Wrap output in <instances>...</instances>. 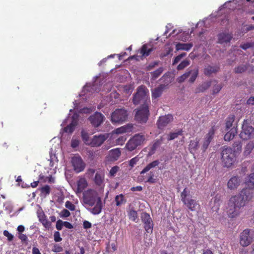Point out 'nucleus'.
Segmentation results:
<instances>
[{"mask_svg": "<svg viewBox=\"0 0 254 254\" xmlns=\"http://www.w3.org/2000/svg\"><path fill=\"white\" fill-rule=\"evenodd\" d=\"M191 71H189V70L184 74L179 77L177 81L179 83L183 82L187 78H188L190 75Z\"/></svg>", "mask_w": 254, "mask_h": 254, "instance_id": "nucleus-43", "label": "nucleus"}, {"mask_svg": "<svg viewBox=\"0 0 254 254\" xmlns=\"http://www.w3.org/2000/svg\"><path fill=\"white\" fill-rule=\"evenodd\" d=\"M54 239L56 242H60L62 240L59 231H55L54 234Z\"/></svg>", "mask_w": 254, "mask_h": 254, "instance_id": "nucleus-50", "label": "nucleus"}, {"mask_svg": "<svg viewBox=\"0 0 254 254\" xmlns=\"http://www.w3.org/2000/svg\"><path fill=\"white\" fill-rule=\"evenodd\" d=\"M186 55V53H182V54H181L177 56L174 59L173 62V64H177L181 60V59L182 58H183L184 57H185Z\"/></svg>", "mask_w": 254, "mask_h": 254, "instance_id": "nucleus-53", "label": "nucleus"}, {"mask_svg": "<svg viewBox=\"0 0 254 254\" xmlns=\"http://www.w3.org/2000/svg\"><path fill=\"white\" fill-rule=\"evenodd\" d=\"M132 102L135 105L143 103V104H146L149 105L150 102L149 91L145 86L141 85L137 88V91L133 95Z\"/></svg>", "mask_w": 254, "mask_h": 254, "instance_id": "nucleus-3", "label": "nucleus"}, {"mask_svg": "<svg viewBox=\"0 0 254 254\" xmlns=\"http://www.w3.org/2000/svg\"><path fill=\"white\" fill-rule=\"evenodd\" d=\"M164 139L163 136H161L159 139L155 140L151 147L152 151H155L162 143Z\"/></svg>", "mask_w": 254, "mask_h": 254, "instance_id": "nucleus-42", "label": "nucleus"}, {"mask_svg": "<svg viewBox=\"0 0 254 254\" xmlns=\"http://www.w3.org/2000/svg\"><path fill=\"white\" fill-rule=\"evenodd\" d=\"M145 139V136L143 134H135L127 141L126 147L128 151H132L137 148L138 146L141 145Z\"/></svg>", "mask_w": 254, "mask_h": 254, "instance_id": "nucleus-8", "label": "nucleus"}, {"mask_svg": "<svg viewBox=\"0 0 254 254\" xmlns=\"http://www.w3.org/2000/svg\"><path fill=\"white\" fill-rule=\"evenodd\" d=\"M75 115H74L72 117V120L71 123L64 128V132L71 133L74 130L75 127L77 125V116H76V119H75Z\"/></svg>", "mask_w": 254, "mask_h": 254, "instance_id": "nucleus-19", "label": "nucleus"}, {"mask_svg": "<svg viewBox=\"0 0 254 254\" xmlns=\"http://www.w3.org/2000/svg\"><path fill=\"white\" fill-rule=\"evenodd\" d=\"M126 140L125 136H121L116 140V144L118 145H122L124 143Z\"/></svg>", "mask_w": 254, "mask_h": 254, "instance_id": "nucleus-61", "label": "nucleus"}, {"mask_svg": "<svg viewBox=\"0 0 254 254\" xmlns=\"http://www.w3.org/2000/svg\"><path fill=\"white\" fill-rule=\"evenodd\" d=\"M160 164V161L158 160H154L148 164L140 172V175L145 174L148 172L152 168H155Z\"/></svg>", "mask_w": 254, "mask_h": 254, "instance_id": "nucleus-25", "label": "nucleus"}, {"mask_svg": "<svg viewBox=\"0 0 254 254\" xmlns=\"http://www.w3.org/2000/svg\"><path fill=\"white\" fill-rule=\"evenodd\" d=\"M237 133L236 127H232L230 130L227 132L224 135V139L225 141H229L234 138Z\"/></svg>", "mask_w": 254, "mask_h": 254, "instance_id": "nucleus-23", "label": "nucleus"}, {"mask_svg": "<svg viewBox=\"0 0 254 254\" xmlns=\"http://www.w3.org/2000/svg\"><path fill=\"white\" fill-rule=\"evenodd\" d=\"M149 115V105L146 104H142L136 109L134 119L140 124H145L148 120Z\"/></svg>", "mask_w": 254, "mask_h": 254, "instance_id": "nucleus-6", "label": "nucleus"}, {"mask_svg": "<svg viewBox=\"0 0 254 254\" xmlns=\"http://www.w3.org/2000/svg\"><path fill=\"white\" fill-rule=\"evenodd\" d=\"M190 193V190L185 188L181 193V200L189 210L196 211L199 207V204L196 200L191 198Z\"/></svg>", "mask_w": 254, "mask_h": 254, "instance_id": "nucleus-4", "label": "nucleus"}, {"mask_svg": "<svg viewBox=\"0 0 254 254\" xmlns=\"http://www.w3.org/2000/svg\"><path fill=\"white\" fill-rule=\"evenodd\" d=\"M39 221L43 224L44 227L49 229L51 226V222L47 218L46 216L43 213L39 216Z\"/></svg>", "mask_w": 254, "mask_h": 254, "instance_id": "nucleus-28", "label": "nucleus"}, {"mask_svg": "<svg viewBox=\"0 0 254 254\" xmlns=\"http://www.w3.org/2000/svg\"><path fill=\"white\" fill-rule=\"evenodd\" d=\"M79 144V141L77 139H72L71 141V146L72 148L77 147Z\"/></svg>", "mask_w": 254, "mask_h": 254, "instance_id": "nucleus-62", "label": "nucleus"}, {"mask_svg": "<svg viewBox=\"0 0 254 254\" xmlns=\"http://www.w3.org/2000/svg\"><path fill=\"white\" fill-rule=\"evenodd\" d=\"M219 70V66L218 65L211 66L208 65L204 69V74L207 76H210L212 73H216Z\"/></svg>", "mask_w": 254, "mask_h": 254, "instance_id": "nucleus-20", "label": "nucleus"}, {"mask_svg": "<svg viewBox=\"0 0 254 254\" xmlns=\"http://www.w3.org/2000/svg\"><path fill=\"white\" fill-rule=\"evenodd\" d=\"M242 142L241 141H237L234 142L232 145V148H231L233 149V151H234V152L237 155H238V154L240 153L242 150Z\"/></svg>", "mask_w": 254, "mask_h": 254, "instance_id": "nucleus-33", "label": "nucleus"}, {"mask_svg": "<svg viewBox=\"0 0 254 254\" xmlns=\"http://www.w3.org/2000/svg\"><path fill=\"white\" fill-rule=\"evenodd\" d=\"M71 163L74 170L76 173L83 171L85 167V164L79 156H75L71 158Z\"/></svg>", "mask_w": 254, "mask_h": 254, "instance_id": "nucleus-13", "label": "nucleus"}, {"mask_svg": "<svg viewBox=\"0 0 254 254\" xmlns=\"http://www.w3.org/2000/svg\"><path fill=\"white\" fill-rule=\"evenodd\" d=\"M254 148V142L253 141H249L244 151V154L246 156L249 155Z\"/></svg>", "mask_w": 254, "mask_h": 254, "instance_id": "nucleus-34", "label": "nucleus"}, {"mask_svg": "<svg viewBox=\"0 0 254 254\" xmlns=\"http://www.w3.org/2000/svg\"><path fill=\"white\" fill-rule=\"evenodd\" d=\"M109 135L107 133L95 135L91 139L89 145L93 147H100L107 139Z\"/></svg>", "mask_w": 254, "mask_h": 254, "instance_id": "nucleus-12", "label": "nucleus"}, {"mask_svg": "<svg viewBox=\"0 0 254 254\" xmlns=\"http://www.w3.org/2000/svg\"><path fill=\"white\" fill-rule=\"evenodd\" d=\"M105 119V116L102 113L96 112L90 116L88 120L93 127H97L101 126L104 121Z\"/></svg>", "mask_w": 254, "mask_h": 254, "instance_id": "nucleus-11", "label": "nucleus"}, {"mask_svg": "<svg viewBox=\"0 0 254 254\" xmlns=\"http://www.w3.org/2000/svg\"><path fill=\"white\" fill-rule=\"evenodd\" d=\"M144 228L147 233H152L153 232V222L148 224L144 225Z\"/></svg>", "mask_w": 254, "mask_h": 254, "instance_id": "nucleus-47", "label": "nucleus"}, {"mask_svg": "<svg viewBox=\"0 0 254 254\" xmlns=\"http://www.w3.org/2000/svg\"><path fill=\"white\" fill-rule=\"evenodd\" d=\"M153 51V48H148V45L147 44L143 45L140 51V53L142 55L143 57H147L148 56L151 52Z\"/></svg>", "mask_w": 254, "mask_h": 254, "instance_id": "nucleus-30", "label": "nucleus"}, {"mask_svg": "<svg viewBox=\"0 0 254 254\" xmlns=\"http://www.w3.org/2000/svg\"><path fill=\"white\" fill-rule=\"evenodd\" d=\"M70 215V213L69 211L66 209H64L61 212V213H60V216H61V217H62V218L67 217L69 216Z\"/></svg>", "mask_w": 254, "mask_h": 254, "instance_id": "nucleus-54", "label": "nucleus"}, {"mask_svg": "<svg viewBox=\"0 0 254 254\" xmlns=\"http://www.w3.org/2000/svg\"><path fill=\"white\" fill-rule=\"evenodd\" d=\"M254 47V43H247L243 44L241 45L240 47L244 49L247 50L250 48Z\"/></svg>", "mask_w": 254, "mask_h": 254, "instance_id": "nucleus-51", "label": "nucleus"}, {"mask_svg": "<svg viewBox=\"0 0 254 254\" xmlns=\"http://www.w3.org/2000/svg\"><path fill=\"white\" fill-rule=\"evenodd\" d=\"M245 184L249 187V189H254V173L250 174L246 178Z\"/></svg>", "mask_w": 254, "mask_h": 254, "instance_id": "nucleus-26", "label": "nucleus"}, {"mask_svg": "<svg viewBox=\"0 0 254 254\" xmlns=\"http://www.w3.org/2000/svg\"><path fill=\"white\" fill-rule=\"evenodd\" d=\"M128 127H122L116 129V131L118 133H125L128 131Z\"/></svg>", "mask_w": 254, "mask_h": 254, "instance_id": "nucleus-59", "label": "nucleus"}, {"mask_svg": "<svg viewBox=\"0 0 254 254\" xmlns=\"http://www.w3.org/2000/svg\"><path fill=\"white\" fill-rule=\"evenodd\" d=\"M233 38L232 34L221 33L218 35V42L220 44L229 43Z\"/></svg>", "mask_w": 254, "mask_h": 254, "instance_id": "nucleus-17", "label": "nucleus"}, {"mask_svg": "<svg viewBox=\"0 0 254 254\" xmlns=\"http://www.w3.org/2000/svg\"><path fill=\"white\" fill-rule=\"evenodd\" d=\"M199 141L200 139L197 137H196L195 139L190 141L189 145V149L191 153L194 154V153L198 149L199 146Z\"/></svg>", "mask_w": 254, "mask_h": 254, "instance_id": "nucleus-18", "label": "nucleus"}, {"mask_svg": "<svg viewBox=\"0 0 254 254\" xmlns=\"http://www.w3.org/2000/svg\"><path fill=\"white\" fill-rule=\"evenodd\" d=\"M247 68L246 65H241L235 68V72L236 73H242L244 72Z\"/></svg>", "mask_w": 254, "mask_h": 254, "instance_id": "nucleus-46", "label": "nucleus"}, {"mask_svg": "<svg viewBox=\"0 0 254 254\" xmlns=\"http://www.w3.org/2000/svg\"><path fill=\"white\" fill-rule=\"evenodd\" d=\"M193 46L191 43H178L176 45V49L177 51L185 50L189 51Z\"/></svg>", "mask_w": 254, "mask_h": 254, "instance_id": "nucleus-27", "label": "nucleus"}, {"mask_svg": "<svg viewBox=\"0 0 254 254\" xmlns=\"http://www.w3.org/2000/svg\"><path fill=\"white\" fill-rule=\"evenodd\" d=\"M240 183V178L238 176H235L229 179L227 183V186L231 190H234L238 188Z\"/></svg>", "mask_w": 254, "mask_h": 254, "instance_id": "nucleus-16", "label": "nucleus"}, {"mask_svg": "<svg viewBox=\"0 0 254 254\" xmlns=\"http://www.w3.org/2000/svg\"><path fill=\"white\" fill-rule=\"evenodd\" d=\"M223 85L221 84H216L213 87L212 94L215 95L218 93L222 89Z\"/></svg>", "mask_w": 254, "mask_h": 254, "instance_id": "nucleus-48", "label": "nucleus"}, {"mask_svg": "<svg viewBox=\"0 0 254 254\" xmlns=\"http://www.w3.org/2000/svg\"><path fill=\"white\" fill-rule=\"evenodd\" d=\"M42 194L46 196L49 195L51 191V188L49 186L45 185L40 189Z\"/></svg>", "mask_w": 254, "mask_h": 254, "instance_id": "nucleus-44", "label": "nucleus"}, {"mask_svg": "<svg viewBox=\"0 0 254 254\" xmlns=\"http://www.w3.org/2000/svg\"><path fill=\"white\" fill-rule=\"evenodd\" d=\"M95 184L99 187H103L104 186V174L103 173H97L94 178Z\"/></svg>", "mask_w": 254, "mask_h": 254, "instance_id": "nucleus-22", "label": "nucleus"}, {"mask_svg": "<svg viewBox=\"0 0 254 254\" xmlns=\"http://www.w3.org/2000/svg\"><path fill=\"white\" fill-rule=\"evenodd\" d=\"M237 156L231 147L223 148L221 152V158L224 167L230 168L234 165L236 160Z\"/></svg>", "mask_w": 254, "mask_h": 254, "instance_id": "nucleus-5", "label": "nucleus"}, {"mask_svg": "<svg viewBox=\"0 0 254 254\" xmlns=\"http://www.w3.org/2000/svg\"><path fill=\"white\" fill-rule=\"evenodd\" d=\"M115 200L116 202V204L118 206H120L126 202V199H125V196L123 194L117 195L115 197Z\"/></svg>", "mask_w": 254, "mask_h": 254, "instance_id": "nucleus-38", "label": "nucleus"}, {"mask_svg": "<svg viewBox=\"0 0 254 254\" xmlns=\"http://www.w3.org/2000/svg\"><path fill=\"white\" fill-rule=\"evenodd\" d=\"M119 170V167L118 166L113 167L110 171V175L111 176H115V175L116 174Z\"/></svg>", "mask_w": 254, "mask_h": 254, "instance_id": "nucleus-57", "label": "nucleus"}, {"mask_svg": "<svg viewBox=\"0 0 254 254\" xmlns=\"http://www.w3.org/2000/svg\"><path fill=\"white\" fill-rule=\"evenodd\" d=\"M165 87V85L164 84H161L158 87L155 88L152 91V97L154 99H156L159 97Z\"/></svg>", "mask_w": 254, "mask_h": 254, "instance_id": "nucleus-21", "label": "nucleus"}, {"mask_svg": "<svg viewBox=\"0 0 254 254\" xmlns=\"http://www.w3.org/2000/svg\"><path fill=\"white\" fill-rule=\"evenodd\" d=\"M190 64V61L188 60H185L182 61L177 66V69L182 70Z\"/></svg>", "mask_w": 254, "mask_h": 254, "instance_id": "nucleus-45", "label": "nucleus"}, {"mask_svg": "<svg viewBox=\"0 0 254 254\" xmlns=\"http://www.w3.org/2000/svg\"><path fill=\"white\" fill-rule=\"evenodd\" d=\"M252 197V191L248 188L243 189L239 194L231 197L227 211L229 217L233 218L239 216L241 208L244 207L246 201H250Z\"/></svg>", "mask_w": 254, "mask_h": 254, "instance_id": "nucleus-1", "label": "nucleus"}, {"mask_svg": "<svg viewBox=\"0 0 254 254\" xmlns=\"http://www.w3.org/2000/svg\"><path fill=\"white\" fill-rule=\"evenodd\" d=\"M189 71H191V73H190L191 76L189 79V82L190 83H193L196 77L198 76V68L197 67L193 69H189Z\"/></svg>", "mask_w": 254, "mask_h": 254, "instance_id": "nucleus-37", "label": "nucleus"}, {"mask_svg": "<svg viewBox=\"0 0 254 254\" xmlns=\"http://www.w3.org/2000/svg\"><path fill=\"white\" fill-rule=\"evenodd\" d=\"M65 207L71 211L75 210V205L70 201H67L65 204Z\"/></svg>", "mask_w": 254, "mask_h": 254, "instance_id": "nucleus-55", "label": "nucleus"}, {"mask_svg": "<svg viewBox=\"0 0 254 254\" xmlns=\"http://www.w3.org/2000/svg\"><path fill=\"white\" fill-rule=\"evenodd\" d=\"M3 235L7 237V240L10 242L13 240L14 236L11 233H10L7 230H4L3 232Z\"/></svg>", "mask_w": 254, "mask_h": 254, "instance_id": "nucleus-49", "label": "nucleus"}, {"mask_svg": "<svg viewBox=\"0 0 254 254\" xmlns=\"http://www.w3.org/2000/svg\"><path fill=\"white\" fill-rule=\"evenodd\" d=\"M83 199L84 203L89 206L94 207L88 209L93 215H98L102 211L103 204L101 198L99 196L98 192L92 189H88L83 193Z\"/></svg>", "mask_w": 254, "mask_h": 254, "instance_id": "nucleus-2", "label": "nucleus"}, {"mask_svg": "<svg viewBox=\"0 0 254 254\" xmlns=\"http://www.w3.org/2000/svg\"><path fill=\"white\" fill-rule=\"evenodd\" d=\"M81 136L84 143L86 145H89L91 142L89 134L86 131L83 129L81 132Z\"/></svg>", "mask_w": 254, "mask_h": 254, "instance_id": "nucleus-32", "label": "nucleus"}, {"mask_svg": "<svg viewBox=\"0 0 254 254\" xmlns=\"http://www.w3.org/2000/svg\"><path fill=\"white\" fill-rule=\"evenodd\" d=\"M211 84V81H206L202 83L196 88L195 93L203 92L210 87Z\"/></svg>", "mask_w": 254, "mask_h": 254, "instance_id": "nucleus-24", "label": "nucleus"}, {"mask_svg": "<svg viewBox=\"0 0 254 254\" xmlns=\"http://www.w3.org/2000/svg\"><path fill=\"white\" fill-rule=\"evenodd\" d=\"M216 130V127L215 126L211 127L208 132L205 135L201 146V150L203 152H205L208 148L211 141L214 137V135Z\"/></svg>", "mask_w": 254, "mask_h": 254, "instance_id": "nucleus-10", "label": "nucleus"}, {"mask_svg": "<svg viewBox=\"0 0 254 254\" xmlns=\"http://www.w3.org/2000/svg\"><path fill=\"white\" fill-rule=\"evenodd\" d=\"M139 159L137 157H135L132 159H131L129 161V165L130 167L132 168L137 163Z\"/></svg>", "mask_w": 254, "mask_h": 254, "instance_id": "nucleus-56", "label": "nucleus"}, {"mask_svg": "<svg viewBox=\"0 0 254 254\" xmlns=\"http://www.w3.org/2000/svg\"><path fill=\"white\" fill-rule=\"evenodd\" d=\"M129 219L132 221H136L138 218L137 212L136 211L131 209L128 214Z\"/></svg>", "mask_w": 254, "mask_h": 254, "instance_id": "nucleus-40", "label": "nucleus"}, {"mask_svg": "<svg viewBox=\"0 0 254 254\" xmlns=\"http://www.w3.org/2000/svg\"><path fill=\"white\" fill-rule=\"evenodd\" d=\"M180 134L179 132H172L168 135V140H171L177 138L178 136Z\"/></svg>", "mask_w": 254, "mask_h": 254, "instance_id": "nucleus-58", "label": "nucleus"}, {"mask_svg": "<svg viewBox=\"0 0 254 254\" xmlns=\"http://www.w3.org/2000/svg\"><path fill=\"white\" fill-rule=\"evenodd\" d=\"M87 186V182L84 178L79 179L77 182V190L80 192H82Z\"/></svg>", "mask_w": 254, "mask_h": 254, "instance_id": "nucleus-31", "label": "nucleus"}, {"mask_svg": "<svg viewBox=\"0 0 254 254\" xmlns=\"http://www.w3.org/2000/svg\"><path fill=\"white\" fill-rule=\"evenodd\" d=\"M173 116L170 114L160 117L157 123L158 128L161 129L164 128L169 123L173 121Z\"/></svg>", "mask_w": 254, "mask_h": 254, "instance_id": "nucleus-15", "label": "nucleus"}, {"mask_svg": "<svg viewBox=\"0 0 254 254\" xmlns=\"http://www.w3.org/2000/svg\"><path fill=\"white\" fill-rule=\"evenodd\" d=\"M250 230L245 229L240 234V243L243 247L249 246L252 242V238L250 236Z\"/></svg>", "mask_w": 254, "mask_h": 254, "instance_id": "nucleus-14", "label": "nucleus"}, {"mask_svg": "<svg viewBox=\"0 0 254 254\" xmlns=\"http://www.w3.org/2000/svg\"><path fill=\"white\" fill-rule=\"evenodd\" d=\"M220 195L217 194L214 197V202L217 206L219 205V202L220 200Z\"/></svg>", "mask_w": 254, "mask_h": 254, "instance_id": "nucleus-64", "label": "nucleus"}, {"mask_svg": "<svg viewBox=\"0 0 254 254\" xmlns=\"http://www.w3.org/2000/svg\"><path fill=\"white\" fill-rule=\"evenodd\" d=\"M141 220H142V222L143 223L144 225L145 224H148V223L150 224V222H153L149 214H148L147 213L145 212V213H142L141 215Z\"/></svg>", "mask_w": 254, "mask_h": 254, "instance_id": "nucleus-39", "label": "nucleus"}, {"mask_svg": "<svg viewBox=\"0 0 254 254\" xmlns=\"http://www.w3.org/2000/svg\"><path fill=\"white\" fill-rule=\"evenodd\" d=\"M235 119V116L234 115H230L226 118L225 123L226 130H228L232 127Z\"/></svg>", "mask_w": 254, "mask_h": 254, "instance_id": "nucleus-29", "label": "nucleus"}, {"mask_svg": "<svg viewBox=\"0 0 254 254\" xmlns=\"http://www.w3.org/2000/svg\"><path fill=\"white\" fill-rule=\"evenodd\" d=\"M154 173L152 172H150L148 174L147 180L145 182H147L149 184H154L156 182V179L155 178Z\"/></svg>", "mask_w": 254, "mask_h": 254, "instance_id": "nucleus-41", "label": "nucleus"}, {"mask_svg": "<svg viewBox=\"0 0 254 254\" xmlns=\"http://www.w3.org/2000/svg\"><path fill=\"white\" fill-rule=\"evenodd\" d=\"M64 226V221L58 220L56 222V227L58 230H61Z\"/></svg>", "mask_w": 254, "mask_h": 254, "instance_id": "nucleus-60", "label": "nucleus"}, {"mask_svg": "<svg viewBox=\"0 0 254 254\" xmlns=\"http://www.w3.org/2000/svg\"><path fill=\"white\" fill-rule=\"evenodd\" d=\"M240 136L244 140H247L254 137V127L250 126L247 120H244L243 121Z\"/></svg>", "mask_w": 254, "mask_h": 254, "instance_id": "nucleus-9", "label": "nucleus"}, {"mask_svg": "<svg viewBox=\"0 0 254 254\" xmlns=\"http://www.w3.org/2000/svg\"><path fill=\"white\" fill-rule=\"evenodd\" d=\"M128 116V111L124 109H117L111 116V121L113 124H122L127 121Z\"/></svg>", "mask_w": 254, "mask_h": 254, "instance_id": "nucleus-7", "label": "nucleus"}, {"mask_svg": "<svg viewBox=\"0 0 254 254\" xmlns=\"http://www.w3.org/2000/svg\"><path fill=\"white\" fill-rule=\"evenodd\" d=\"M83 226L85 229H89V228H91L92 224L90 222H89L87 220H85L83 221Z\"/></svg>", "mask_w": 254, "mask_h": 254, "instance_id": "nucleus-63", "label": "nucleus"}, {"mask_svg": "<svg viewBox=\"0 0 254 254\" xmlns=\"http://www.w3.org/2000/svg\"><path fill=\"white\" fill-rule=\"evenodd\" d=\"M121 154V152L119 148L112 149L110 151V155L114 160H118Z\"/></svg>", "mask_w": 254, "mask_h": 254, "instance_id": "nucleus-36", "label": "nucleus"}, {"mask_svg": "<svg viewBox=\"0 0 254 254\" xmlns=\"http://www.w3.org/2000/svg\"><path fill=\"white\" fill-rule=\"evenodd\" d=\"M163 71V68L162 67H160L156 70L150 72L151 74V79L152 80H156L158 77H159L161 74L162 73Z\"/></svg>", "mask_w": 254, "mask_h": 254, "instance_id": "nucleus-35", "label": "nucleus"}, {"mask_svg": "<svg viewBox=\"0 0 254 254\" xmlns=\"http://www.w3.org/2000/svg\"><path fill=\"white\" fill-rule=\"evenodd\" d=\"M63 251L62 247L60 246L59 244H55L54 246V248L52 249V251L55 253H60Z\"/></svg>", "mask_w": 254, "mask_h": 254, "instance_id": "nucleus-52", "label": "nucleus"}]
</instances>
